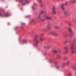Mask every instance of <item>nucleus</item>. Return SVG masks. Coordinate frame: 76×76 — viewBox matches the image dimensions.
I'll return each mask as SVG.
<instances>
[{
	"instance_id": "nucleus-1",
	"label": "nucleus",
	"mask_w": 76,
	"mask_h": 76,
	"mask_svg": "<svg viewBox=\"0 0 76 76\" xmlns=\"http://www.w3.org/2000/svg\"><path fill=\"white\" fill-rule=\"evenodd\" d=\"M71 50L72 53V54L76 53V46L74 47L73 45H72L71 46Z\"/></svg>"
},
{
	"instance_id": "nucleus-2",
	"label": "nucleus",
	"mask_w": 76,
	"mask_h": 76,
	"mask_svg": "<svg viewBox=\"0 0 76 76\" xmlns=\"http://www.w3.org/2000/svg\"><path fill=\"white\" fill-rule=\"evenodd\" d=\"M68 2L67 1H66L65 2V4H62L61 5V8L63 10H64L65 9H66V8H65V7H64L65 5V6H67V5L68 4Z\"/></svg>"
},
{
	"instance_id": "nucleus-3",
	"label": "nucleus",
	"mask_w": 76,
	"mask_h": 76,
	"mask_svg": "<svg viewBox=\"0 0 76 76\" xmlns=\"http://www.w3.org/2000/svg\"><path fill=\"white\" fill-rule=\"evenodd\" d=\"M10 15L7 13H5L4 14V15H2L1 14V13H0V16L1 17H8V16H9Z\"/></svg>"
},
{
	"instance_id": "nucleus-4",
	"label": "nucleus",
	"mask_w": 76,
	"mask_h": 76,
	"mask_svg": "<svg viewBox=\"0 0 76 76\" xmlns=\"http://www.w3.org/2000/svg\"><path fill=\"white\" fill-rule=\"evenodd\" d=\"M56 8L55 7H53L52 8V11L54 15H56Z\"/></svg>"
},
{
	"instance_id": "nucleus-5",
	"label": "nucleus",
	"mask_w": 76,
	"mask_h": 76,
	"mask_svg": "<svg viewBox=\"0 0 76 76\" xmlns=\"http://www.w3.org/2000/svg\"><path fill=\"white\" fill-rule=\"evenodd\" d=\"M45 19H48V20H51V19H52V17L49 15H47L45 17Z\"/></svg>"
},
{
	"instance_id": "nucleus-6",
	"label": "nucleus",
	"mask_w": 76,
	"mask_h": 76,
	"mask_svg": "<svg viewBox=\"0 0 76 76\" xmlns=\"http://www.w3.org/2000/svg\"><path fill=\"white\" fill-rule=\"evenodd\" d=\"M68 30L69 31V32H70V35H72V34H73V33H74V32H73V31H72V29L71 28H68Z\"/></svg>"
},
{
	"instance_id": "nucleus-7",
	"label": "nucleus",
	"mask_w": 76,
	"mask_h": 76,
	"mask_svg": "<svg viewBox=\"0 0 76 76\" xmlns=\"http://www.w3.org/2000/svg\"><path fill=\"white\" fill-rule=\"evenodd\" d=\"M69 14V13L68 12L66 11L64 12V15L65 17H67Z\"/></svg>"
},
{
	"instance_id": "nucleus-8",
	"label": "nucleus",
	"mask_w": 76,
	"mask_h": 76,
	"mask_svg": "<svg viewBox=\"0 0 76 76\" xmlns=\"http://www.w3.org/2000/svg\"><path fill=\"white\" fill-rule=\"evenodd\" d=\"M35 41V45L36 47H37L38 46V44L37 43H38L39 42V40L36 39V40H34Z\"/></svg>"
},
{
	"instance_id": "nucleus-9",
	"label": "nucleus",
	"mask_w": 76,
	"mask_h": 76,
	"mask_svg": "<svg viewBox=\"0 0 76 76\" xmlns=\"http://www.w3.org/2000/svg\"><path fill=\"white\" fill-rule=\"evenodd\" d=\"M30 1H27L26 2H23V5H25V4H26V3H29Z\"/></svg>"
},
{
	"instance_id": "nucleus-10",
	"label": "nucleus",
	"mask_w": 76,
	"mask_h": 76,
	"mask_svg": "<svg viewBox=\"0 0 76 76\" xmlns=\"http://www.w3.org/2000/svg\"><path fill=\"white\" fill-rule=\"evenodd\" d=\"M51 34L52 35H53L55 36H57V34L54 32H52L51 33Z\"/></svg>"
},
{
	"instance_id": "nucleus-11",
	"label": "nucleus",
	"mask_w": 76,
	"mask_h": 76,
	"mask_svg": "<svg viewBox=\"0 0 76 76\" xmlns=\"http://www.w3.org/2000/svg\"><path fill=\"white\" fill-rule=\"evenodd\" d=\"M44 39V38L42 37H40V41H43Z\"/></svg>"
},
{
	"instance_id": "nucleus-12",
	"label": "nucleus",
	"mask_w": 76,
	"mask_h": 76,
	"mask_svg": "<svg viewBox=\"0 0 76 76\" xmlns=\"http://www.w3.org/2000/svg\"><path fill=\"white\" fill-rule=\"evenodd\" d=\"M47 28H48V30H50L51 28V27L49 25H48L47 26Z\"/></svg>"
},
{
	"instance_id": "nucleus-13",
	"label": "nucleus",
	"mask_w": 76,
	"mask_h": 76,
	"mask_svg": "<svg viewBox=\"0 0 76 76\" xmlns=\"http://www.w3.org/2000/svg\"><path fill=\"white\" fill-rule=\"evenodd\" d=\"M70 40H66L65 41V43H70Z\"/></svg>"
},
{
	"instance_id": "nucleus-14",
	"label": "nucleus",
	"mask_w": 76,
	"mask_h": 76,
	"mask_svg": "<svg viewBox=\"0 0 76 76\" xmlns=\"http://www.w3.org/2000/svg\"><path fill=\"white\" fill-rule=\"evenodd\" d=\"M69 64H70V61H67L66 63V64L67 66H69Z\"/></svg>"
},
{
	"instance_id": "nucleus-15",
	"label": "nucleus",
	"mask_w": 76,
	"mask_h": 76,
	"mask_svg": "<svg viewBox=\"0 0 76 76\" xmlns=\"http://www.w3.org/2000/svg\"><path fill=\"white\" fill-rule=\"evenodd\" d=\"M40 13H47V12L44 11H42L40 12Z\"/></svg>"
},
{
	"instance_id": "nucleus-16",
	"label": "nucleus",
	"mask_w": 76,
	"mask_h": 76,
	"mask_svg": "<svg viewBox=\"0 0 76 76\" xmlns=\"http://www.w3.org/2000/svg\"><path fill=\"white\" fill-rule=\"evenodd\" d=\"M65 65H66V63H64L61 66V67L62 68H63L65 66Z\"/></svg>"
},
{
	"instance_id": "nucleus-17",
	"label": "nucleus",
	"mask_w": 76,
	"mask_h": 76,
	"mask_svg": "<svg viewBox=\"0 0 76 76\" xmlns=\"http://www.w3.org/2000/svg\"><path fill=\"white\" fill-rule=\"evenodd\" d=\"M31 21L32 22H35V20L34 19H32L31 20Z\"/></svg>"
},
{
	"instance_id": "nucleus-18",
	"label": "nucleus",
	"mask_w": 76,
	"mask_h": 76,
	"mask_svg": "<svg viewBox=\"0 0 76 76\" xmlns=\"http://www.w3.org/2000/svg\"><path fill=\"white\" fill-rule=\"evenodd\" d=\"M57 57L59 59H60L61 57V56L59 55H57Z\"/></svg>"
},
{
	"instance_id": "nucleus-19",
	"label": "nucleus",
	"mask_w": 76,
	"mask_h": 76,
	"mask_svg": "<svg viewBox=\"0 0 76 76\" xmlns=\"http://www.w3.org/2000/svg\"><path fill=\"white\" fill-rule=\"evenodd\" d=\"M70 2H71V3H75V2H76V1H73V0H70Z\"/></svg>"
},
{
	"instance_id": "nucleus-20",
	"label": "nucleus",
	"mask_w": 76,
	"mask_h": 76,
	"mask_svg": "<svg viewBox=\"0 0 76 76\" xmlns=\"http://www.w3.org/2000/svg\"><path fill=\"white\" fill-rule=\"evenodd\" d=\"M38 18L39 19H40L41 20L42 18H41V15H39L38 16Z\"/></svg>"
},
{
	"instance_id": "nucleus-21",
	"label": "nucleus",
	"mask_w": 76,
	"mask_h": 76,
	"mask_svg": "<svg viewBox=\"0 0 76 76\" xmlns=\"http://www.w3.org/2000/svg\"><path fill=\"white\" fill-rule=\"evenodd\" d=\"M54 28L55 29H59L60 28V27L57 26H54Z\"/></svg>"
},
{
	"instance_id": "nucleus-22",
	"label": "nucleus",
	"mask_w": 76,
	"mask_h": 76,
	"mask_svg": "<svg viewBox=\"0 0 76 76\" xmlns=\"http://www.w3.org/2000/svg\"><path fill=\"white\" fill-rule=\"evenodd\" d=\"M38 36H35V38L34 39V40H36L37 39V38H38Z\"/></svg>"
},
{
	"instance_id": "nucleus-23",
	"label": "nucleus",
	"mask_w": 76,
	"mask_h": 76,
	"mask_svg": "<svg viewBox=\"0 0 76 76\" xmlns=\"http://www.w3.org/2000/svg\"><path fill=\"white\" fill-rule=\"evenodd\" d=\"M54 53H58V51L55 50H54L53 51Z\"/></svg>"
},
{
	"instance_id": "nucleus-24",
	"label": "nucleus",
	"mask_w": 76,
	"mask_h": 76,
	"mask_svg": "<svg viewBox=\"0 0 76 76\" xmlns=\"http://www.w3.org/2000/svg\"><path fill=\"white\" fill-rule=\"evenodd\" d=\"M68 53V51L67 50H66V51H65V52H64V54H67V53Z\"/></svg>"
},
{
	"instance_id": "nucleus-25",
	"label": "nucleus",
	"mask_w": 76,
	"mask_h": 76,
	"mask_svg": "<svg viewBox=\"0 0 76 76\" xmlns=\"http://www.w3.org/2000/svg\"><path fill=\"white\" fill-rule=\"evenodd\" d=\"M72 75V73H69L68 74V76H71V75Z\"/></svg>"
},
{
	"instance_id": "nucleus-26",
	"label": "nucleus",
	"mask_w": 76,
	"mask_h": 76,
	"mask_svg": "<svg viewBox=\"0 0 76 76\" xmlns=\"http://www.w3.org/2000/svg\"><path fill=\"white\" fill-rule=\"evenodd\" d=\"M50 48H51V46H47V48L48 49H50Z\"/></svg>"
},
{
	"instance_id": "nucleus-27",
	"label": "nucleus",
	"mask_w": 76,
	"mask_h": 76,
	"mask_svg": "<svg viewBox=\"0 0 76 76\" xmlns=\"http://www.w3.org/2000/svg\"><path fill=\"white\" fill-rule=\"evenodd\" d=\"M64 49L66 50H67L68 49V48H67V47H65L64 48Z\"/></svg>"
},
{
	"instance_id": "nucleus-28",
	"label": "nucleus",
	"mask_w": 76,
	"mask_h": 76,
	"mask_svg": "<svg viewBox=\"0 0 76 76\" xmlns=\"http://www.w3.org/2000/svg\"><path fill=\"white\" fill-rule=\"evenodd\" d=\"M60 67V66L59 65H57L56 66V68H59Z\"/></svg>"
},
{
	"instance_id": "nucleus-29",
	"label": "nucleus",
	"mask_w": 76,
	"mask_h": 76,
	"mask_svg": "<svg viewBox=\"0 0 76 76\" xmlns=\"http://www.w3.org/2000/svg\"><path fill=\"white\" fill-rule=\"evenodd\" d=\"M73 67H75V70L76 71V67H75L74 66H72V68H73Z\"/></svg>"
},
{
	"instance_id": "nucleus-30",
	"label": "nucleus",
	"mask_w": 76,
	"mask_h": 76,
	"mask_svg": "<svg viewBox=\"0 0 76 76\" xmlns=\"http://www.w3.org/2000/svg\"><path fill=\"white\" fill-rule=\"evenodd\" d=\"M64 60H67V57H64Z\"/></svg>"
},
{
	"instance_id": "nucleus-31",
	"label": "nucleus",
	"mask_w": 76,
	"mask_h": 76,
	"mask_svg": "<svg viewBox=\"0 0 76 76\" xmlns=\"http://www.w3.org/2000/svg\"><path fill=\"white\" fill-rule=\"evenodd\" d=\"M42 0H39V3H42Z\"/></svg>"
},
{
	"instance_id": "nucleus-32",
	"label": "nucleus",
	"mask_w": 76,
	"mask_h": 76,
	"mask_svg": "<svg viewBox=\"0 0 76 76\" xmlns=\"http://www.w3.org/2000/svg\"><path fill=\"white\" fill-rule=\"evenodd\" d=\"M44 47L45 48H47V46H44Z\"/></svg>"
},
{
	"instance_id": "nucleus-33",
	"label": "nucleus",
	"mask_w": 76,
	"mask_h": 76,
	"mask_svg": "<svg viewBox=\"0 0 76 76\" xmlns=\"http://www.w3.org/2000/svg\"><path fill=\"white\" fill-rule=\"evenodd\" d=\"M41 20H42V21H45V19H41Z\"/></svg>"
},
{
	"instance_id": "nucleus-34",
	"label": "nucleus",
	"mask_w": 76,
	"mask_h": 76,
	"mask_svg": "<svg viewBox=\"0 0 76 76\" xmlns=\"http://www.w3.org/2000/svg\"><path fill=\"white\" fill-rule=\"evenodd\" d=\"M24 42L25 43H27V41L26 40H24Z\"/></svg>"
},
{
	"instance_id": "nucleus-35",
	"label": "nucleus",
	"mask_w": 76,
	"mask_h": 76,
	"mask_svg": "<svg viewBox=\"0 0 76 76\" xmlns=\"http://www.w3.org/2000/svg\"><path fill=\"white\" fill-rule=\"evenodd\" d=\"M32 9L33 10L35 9V8L34 7H32Z\"/></svg>"
},
{
	"instance_id": "nucleus-36",
	"label": "nucleus",
	"mask_w": 76,
	"mask_h": 76,
	"mask_svg": "<svg viewBox=\"0 0 76 76\" xmlns=\"http://www.w3.org/2000/svg\"><path fill=\"white\" fill-rule=\"evenodd\" d=\"M69 26H71L72 25V24H71V23H69Z\"/></svg>"
},
{
	"instance_id": "nucleus-37",
	"label": "nucleus",
	"mask_w": 76,
	"mask_h": 76,
	"mask_svg": "<svg viewBox=\"0 0 76 76\" xmlns=\"http://www.w3.org/2000/svg\"><path fill=\"white\" fill-rule=\"evenodd\" d=\"M57 64H58V62H56L55 63V64H56V65H57Z\"/></svg>"
},
{
	"instance_id": "nucleus-38",
	"label": "nucleus",
	"mask_w": 76,
	"mask_h": 76,
	"mask_svg": "<svg viewBox=\"0 0 76 76\" xmlns=\"http://www.w3.org/2000/svg\"><path fill=\"white\" fill-rule=\"evenodd\" d=\"M20 2H23V0H20Z\"/></svg>"
},
{
	"instance_id": "nucleus-39",
	"label": "nucleus",
	"mask_w": 76,
	"mask_h": 76,
	"mask_svg": "<svg viewBox=\"0 0 76 76\" xmlns=\"http://www.w3.org/2000/svg\"><path fill=\"white\" fill-rule=\"evenodd\" d=\"M49 62H50V63H53V61H50Z\"/></svg>"
},
{
	"instance_id": "nucleus-40",
	"label": "nucleus",
	"mask_w": 76,
	"mask_h": 76,
	"mask_svg": "<svg viewBox=\"0 0 76 76\" xmlns=\"http://www.w3.org/2000/svg\"><path fill=\"white\" fill-rule=\"evenodd\" d=\"M42 36H43V34H41L40 37H42Z\"/></svg>"
},
{
	"instance_id": "nucleus-41",
	"label": "nucleus",
	"mask_w": 76,
	"mask_h": 76,
	"mask_svg": "<svg viewBox=\"0 0 76 76\" xmlns=\"http://www.w3.org/2000/svg\"><path fill=\"white\" fill-rule=\"evenodd\" d=\"M58 52H60V50L58 49Z\"/></svg>"
},
{
	"instance_id": "nucleus-42",
	"label": "nucleus",
	"mask_w": 76,
	"mask_h": 76,
	"mask_svg": "<svg viewBox=\"0 0 76 76\" xmlns=\"http://www.w3.org/2000/svg\"><path fill=\"white\" fill-rule=\"evenodd\" d=\"M40 7H43V5H40Z\"/></svg>"
},
{
	"instance_id": "nucleus-43",
	"label": "nucleus",
	"mask_w": 76,
	"mask_h": 76,
	"mask_svg": "<svg viewBox=\"0 0 76 76\" xmlns=\"http://www.w3.org/2000/svg\"><path fill=\"white\" fill-rule=\"evenodd\" d=\"M35 4V6H37V5L35 4Z\"/></svg>"
},
{
	"instance_id": "nucleus-44",
	"label": "nucleus",
	"mask_w": 76,
	"mask_h": 76,
	"mask_svg": "<svg viewBox=\"0 0 76 76\" xmlns=\"http://www.w3.org/2000/svg\"><path fill=\"white\" fill-rule=\"evenodd\" d=\"M3 12H4V10H2Z\"/></svg>"
},
{
	"instance_id": "nucleus-45",
	"label": "nucleus",
	"mask_w": 76,
	"mask_h": 76,
	"mask_svg": "<svg viewBox=\"0 0 76 76\" xmlns=\"http://www.w3.org/2000/svg\"><path fill=\"white\" fill-rule=\"evenodd\" d=\"M22 24H23V25H24V23H23Z\"/></svg>"
}]
</instances>
